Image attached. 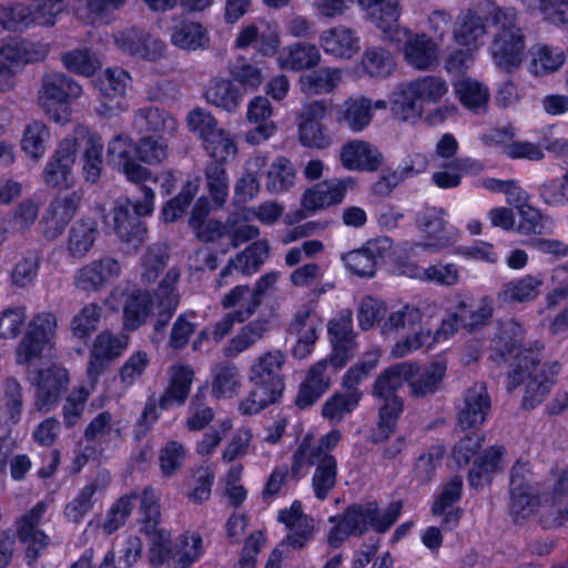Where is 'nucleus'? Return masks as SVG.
<instances>
[{
    "mask_svg": "<svg viewBox=\"0 0 568 568\" xmlns=\"http://www.w3.org/2000/svg\"><path fill=\"white\" fill-rule=\"evenodd\" d=\"M525 326L516 318L498 321L491 357L497 363H509L513 367L507 377L508 390L526 384L523 407L531 409L545 399L560 374L561 365L559 362H551L539 366L544 344L536 341L525 346Z\"/></svg>",
    "mask_w": 568,
    "mask_h": 568,
    "instance_id": "1",
    "label": "nucleus"
},
{
    "mask_svg": "<svg viewBox=\"0 0 568 568\" xmlns=\"http://www.w3.org/2000/svg\"><path fill=\"white\" fill-rule=\"evenodd\" d=\"M341 439L338 429H332L318 440L312 434H306L293 453L291 474L294 478L304 477L310 467H315L312 489L320 500L326 499L336 486L338 467L333 450Z\"/></svg>",
    "mask_w": 568,
    "mask_h": 568,
    "instance_id": "2",
    "label": "nucleus"
},
{
    "mask_svg": "<svg viewBox=\"0 0 568 568\" xmlns=\"http://www.w3.org/2000/svg\"><path fill=\"white\" fill-rule=\"evenodd\" d=\"M180 271L170 268L158 288L150 293L143 290H133L125 296L123 304V325L129 331L142 326L152 315L156 316L155 331H161L171 320L180 303L176 283Z\"/></svg>",
    "mask_w": 568,
    "mask_h": 568,
    "instance_id": "3",
    "label": "nucleus"
},
{
    "mask_svg": "<svg viewBox=\"0 0 568 568\" xmlns=\"http://www.w3.org/2000/svg\"><path fill=\"white\" fill-rule=\"evenodd\" d=\"M551 490L540 497L534 488L519 489V509L514 507V490H510V515L516 523L537 516L545 528H557L568 524V466L551 474Z\"/></svg>",
    "mask_w": 568,
    "mask_h": 568,
    "instance_id": "4",
    "label": "nucleus"
},
{
    "mask_svg": "<svg viewBox=\"0 0 568 568\" xmlns=\"http://www.w3.org/2000/svg\"><path fill=\"white\" fill-rule=\"evenodd\" d=\"M402 504L394 501L385 509H381L374 501L354 504L347 507L343 514L331 516L328 521L333 524L327 541L331 547H339L348 537L361 536L369 529L377 532L387 531L398 519Z\"/></svg>",
    "mask_w": 568,
    "mask_h": 568,
    "instance_id": "5",
    "label": "nucleus"
},
{
    "mask_svg": "<svg viewBox=\"0 0 568 568\" xmlns=\"http://www.w3.org/2000/svg\"><path fill=\"white\" fill-rule=\"evenodd\" d=\"M414 362H402L386 368L375 381L373 395L379 400V420L374 433V440L381 442L393 434L397 419L403 412V400L396 394L405 382L418 372Z\"/></svg>",
    "mask_w": 568,
    "mask_h": 568,
    "instance_id": "6",
    "label": "nucleus"
},
{
    "mask_svg": "<svg viewBox=\"0 0 568 568\" xmlns=\"http://www.w3.org/2000/svg\"><path fill=\"white\" fill-rule=\"evenodd\" d=\"M140 196L131 200L121 196L115 200L110 212L112 227L116 237L125 244L138 248L146 237V227L141 217L151 216L155 207V192L144 182L136 184Z\"/></svg>",
    "mask_w": 568,
    "mask_h": 568,
    "instance_id": "7",
    "label": "nucleus"
},
{
    "mask_svg": "<svg viewBox=\"0 0 568 568\" xmlns=\"http://www.w3.org/2000/svg\"><path fill=\"white\" fill-rule=\"evenodd\" d=\"M447 81L438 75H423L397 87L392 98V113L403 122H415L424 104H436L448 93Z\"/></svg>",
    "mask_w": 568,
    "mask_h": 568,
    "instance_id": "8",
    "label": "nucleus"
},
{
    "mask_svg": "<svg viewBox=\"0 0 568 568\" xmlns=\"http://www.w3.org/2000/svg\"><path fill=\"white\" fill-rule=\"evenodd\" d=\"M491 19L497 28L490 45L494 63L506 72H513L520 67L525 52V38L517 26L516 11L496 8Z\"/></svg>",
    "mask_w": 568,
    "mask_h": 568,
    "instance_id": "9",
    "label": "nucleus"
},
{
    "mask_svg": "<svg viewBox=\"0 0 568 568\" xmlns=\"http://www.w3.org/2000/svg\"><path fill=\"white\" fill-rule=\"evenodd\" d=\"M448 219L447 211L442 207L432 206L419 212L416 224L424 240L403 243L397 254H418L419 251L434 254L454 244L459 232Z\"/></svg>",
    "mask_w": 568,
    "mask_h": 568,
    "instance_id": "10",
    "label": "nucleus"
},
{
    "mask_svg": "<svg viewBox=\"0 0 568 568\" xmlns=\"http://www.w3.org/2000/svg\"><path fill=\"white\" fill-rule=\"evenodd\" d=\"M160 497L152 487L144 488L141 497V531L146 536H152V542L149 548V561L153 567L165 566L166 568H178L174 545L170 541V534L159 528L160 524Z\"/></svg>",
    "mask_w": 568,
    "mask_h": 568,
    "instance_id": "11",
    "label": "nucleus"
},
{
    "mask_svg": "<svg viewBox=\"0 0 568 568\" xmlns=\"http://www.w3.org/2000/svg\"><path fill=\"white\" fill-rule=\"evenodd\" d=\"M81 94L82 87L75 80L63 73L52 72L43 77L38 99L50 120L65 124L71 119V103Z\"/></svg>",
    "mask_w": 568,
    "mask_h": 568,
    "instance_id": "12",
    "label": "nucleus"
},
{
    "mask_svg": "<svg viewBox=\"0 0 568 568\" xmlns=\"http://www.w3.org/2000/svg\"><path fill=\"white\" fill-rule=\"evenodd\" d=\"M49 45L24 39H11L0 45V93L16 88L17 74L29 63L43 60Z\"/></svg>",
    "mask_w": 568,
    "mask_h": 568,
    "instance_id": "13",
    "label": "nucleus"
},
{
    "mask_svg": "<svg viewBox=\"0 0 568 568\" xmlns=\"http://www.w3.org/2000/svg\"><path fill=\"white\" fill-rule=\"evenodd\" d=\"M55 328L57 318L52 313L42 312L33 316L17 347V363L31 366L36 359L44 355L51 357Z\"/></svg>",
    "mask_w": 568,
    "mask_h": 568,
    "instance_id": "14",
    "label": "nucleus"
},
{
    "mask_svg": "<svg viewBox=\"0 0 568 568\" xmlns=\"http://www.w3.org/2000/svg\"><path fill=\"white\" fill-rule=\"evenodd\" d=\"M462 327V316L457 306L444 317L435 332L428 327H419L415 333L399 338L390 349L393 358L406 357L418 349L435 348L438 344L450 339Z\"/></svg>",
    "mask_w": 568,
    "mask_h": 568,
    "instance_id": "15",
    "label": "nucleus"
},
{
    "mask_svg": "<svg viewBox=\"0 0 568 568\" xmlns=\"http://www.w3.org/2000/svg\"><path fill=\"white\" fill-rule=\"evenodd\" d=\"M99 91L97 112L103 116L118 115L126 109L124 98L131 84V75L124 69L114 67L103 70L93 81Z\"/></svg>",
    "mask_w": 568,
    "mask_h": 568,
    "instance_id": "16",
    "label": "nucleus"
},
{
    "mask_svg": "<svg viewBox=\"0 0 568 568\" xmlns=\"http://www.w3.org/2000/svg\"><path fill=\"white\" fill-rule=\"evenodd\" d=\"M418 254H397L396 266L399 275L438 286H455L459 283L462 267L453 262L438 261L424 267L413 258Z\"/></svg>",
    "mask_w": 568,
    "mask_h": 568,
    "instance_id": "17",
    "label": "nucleus"
},
{
    "mask_svg": "<svg viewBox=\"0 0 568 568\" xmlns=\"http://www.w3.org/2000/svg\"><path fill=\"white\" fill-rule=\"evenodd\" d=\"M75 142L70 134L65 135L49 156L43 171V183L54 190H68L75 183Z\"/></svg>",
    "mask_w": 568,
    "mask_h": 568,
    "instance_id": "18",
    "label": "nucleus"
},
{
    "mask_svg": "<svg viewBox=\"0 0 568 568\" xmlns=\"http://www.w3.org/2000/svg\"><path fill=\"white\" fill-rule=\"evenodd\" d=\"M113 40L116 48L123 53L148 62H156L166 54V43L142 29L120 30L113 34Z\"/></svg>",
    "mask_w": 568,
    "mask_h": 568,
    "instance_id": "19",
    "label": "nucleus"
},
{
    "mask_svg": "<svg viewBox=\"0 0 568 568\" xmlns=\"http://www.w3.org/2000/svg\"><path fill=\"white\" fill-rule=\"evenodd\" d=\"M121 273V263L114 257L104 256L77 268L73 274V284L81 292L95 293L111 285Z\"/></svg>",
    "mask_w": 568,
    "mask_h": 568,
    "instance_id": "20",
    "label": "nucleus"
},
{
    "mask_svg": "<svg viewBox=\"0 0 568 568\" xmlns=\"http://www.w3.org/2000/svg\"><path fill=\"white\" fill-rule=\"evenodd\" d=\"M327 112L323 100H314L302 105L297 114V131L300 142L307 148L325 149L332 143L329 134L321 123Z\"/></svg>",
    "mask_w": 568,
    "mask_h": 568,
    "instance_id": "21",
    "label": "nucleus"
},
{
    "mask_svg": "<svg viewBox=\"0 0 568 568\" xmlns=\"http://www.w3.org/2000/svg\"><path fill=\"white\" fill-rule=\"evenodd\" d=\"M70 134L75 142V154L81 143L84 144L81 153V173L85 182L95 184L99 182L103 169L104 144L102 138L92 132L88 126L78 124Z\"/></svg>",
    "mask_w": 568,
    "mask_h": 568,
    "instance_id": "22",
    "label": "nucleus"
},
{
    "mask_svg": "<svg viewBox=\"0 0 568 568\" xmlns=\"http://www.w3.org/2000/svg\"><path fill=\"white\" fill-rule=\"evenodd\" d=\"M69 384L68 371L58 365L40 369L32 378L36 387L34 408L40 413H49L58 405L62 393Z\"/></svg>",
    "mask_w": 568,
    "mask_h": 568,
    "instance_id": "23",
    "label": "nucleus"
},
{
    "mask_svg": "<svg viewBox=\"0 0 568 568\" xmlns=\"http://www.w3.org/2000/svg\"><path fill=\"white\" fill-rule=\"evenodd\" d=\"M133 151H135V145L131 138L124 134L114 136L108 144L110 164L133 184L152 180L151 170L134 160Z\"/></svg>",
    "mask_w": 568,
    "mask_h": 568,
    "instance_id": "24",
    "label": "nucleus"
},
{
    "mask_svg": "<svg viewBox=\"0 0 568 568\" xmlns=\"http://www.w3.org/2000/svg\"><path fill=\"white\" fill-rule=\"evenodd\" d=\"M405 39L402 52L408 65L425 71L438 64L439 45L424 32L414 33L409 28H403L400 41Z\"/></svg>",
    "mask_w": 568,
    "mask_h": 568,
    "instance_id": "25",
    "label": "nucleus"
},
{
    "mask_svg": "<svg viewBox=\"0 0 568 568\" xmlns=\"http://www.w3.org/2000/svg\"><path fill=\"white\" fill-rule=\"evenodd\" d=\"M285 356L281 351H271L258 356L248 372L250 382L257 388L282 397L284 381L282 369Z\"/></svg>",
    "mask_w": 568,
    "mask_h": 568,
    "instance_id": "26",
    "label": "nucleus"
},
{
    "mask_svg": "<svg viewBox=\"0 0 568 568\" xmlns=\"http://www.w3.org/2000/svg\"><path fill=\"white\" fill-rule=\"evenodd\" d=\"M328 335L333 344L329 363L335 368H342L354 356L356 351L353 316L349 310L341 311L329 321Z\"/></svg>",
    "mask_w": 568,
    "mask_h": 568,
    "instance_id": "27",
    "label": "nucleus"
},
{
    "mask_svg": "<svg viewBox=\"0 0 568 568\" xmlns=\"http://www.w3.org/2000/svg\"><path fill=\"white\" fill-rule=\"evenodd\" d=\"M45 511L47 504L40 501L17 521V536L27 547L26 556L29 565L36 562L41 551L49 545V537L38 529Z\"/></svg>",
    "mask_w": 568,
    "mask_h": 568,
    "instance_id": "28",
    "label": "nucleus"
},
{
    "mask_svg": "<svg viewBox=\"0 0 568 568\" xmlns=\"http://www.w3.org/2000/svg\"><path fill=\"white\" fill-rule=\"evenodd\" d=\"M322 325L323 321L315 312L313 303L303 305L296 312L290 324L291 333L297 335V341L292 349L296 358H305L312 353Z\"/></svg>",
    "mask_w": 568,
    "mask_h": 568,
    "instance_id": "29",
    "label": "nucleus"
},
{
    "mask_svg": "<svg viewBox=\"0 0 568 568\" xmlns=\"http://www.w3.org/2000/svg\"><path fill=\"white\" fill-rule=\"evenodd\" d=\"M81 196L77 192L53 199L43 214L40 226L43 236L53 241L64 231L78 211Z\"/></svg>",
    "mask_w": 568,
    "mask_h": 568,
    "instance_id": "30",
    "label": "nucleus"
},
{
    "mask_svg": "<svg viewBox=\"0 0 568 568\" xmlns=\"http://www.w3.org/2000/svg\"><path fill=\"white\" fill-rule=\"evenodd\" d=\"M387 103L384 100L372 101L363 95L351 97L337 109L336 121L352 132H362L373 119L374 110H385Z\"/></svg>",
    "mask_w": 568,
    "mask_h": 568,
    "instance_id": "31",
    "label": "nucleus"
},
{
    "mask_svg": "<svg viewBox=\"0 0 568 568\" xmlns=\"http://www.w3.org/2000/svg\"><path fill=\"white\" fill-rule=\"evenodd\" d=\"M270 254V245L266 240H258L248 245L244 251L230 258L221 270L216 280V286L223 287L230 284V277L237 271L243 275H251L257 272Z\"/></svg>",
    "mask_w": 568,
    "mask_h": 568,
    "instance_id": "32",
    "label": "nucleus"
},
{
    "mask_svg": "<svg viewBox=\"0 0 568 568\" xmlns=\"http://www.w3.org/2000/svg\"><path fill=\"white\" fill-rule=\"evenodd\" d=\"M365 19L371 22L383 37L393 43H400L399 24L402 4L399 0H378L363 10Z\"/></svg>",
    "mask_w": 568,
    "mask_h": 568,
    "instance_id": "33",
    "label": "nucleus"
},
{
    "mask_svg": "<svg viewBox=\"0 0 568 568\" xmlns=\"http://www.w3.org/2000/svg\"><path fill=\"white\" fill-rule=\"evenodd\" d=\"M491 402L484 384L469 387L458 409V425L462 429H477L488 418Z\"/></svg>",
    "mask_w": 568,
    "mask_h": 568,
    "instance_id": "34",
    "label": "nucleus"
},
{
    "mask_svg": "<svg viewBox=\"0 0 568 568\" xmlns=\"http://www.w3.org/2000/svg\"><path fill=\"white\" fill-rule=\"evenodd\" d=\"M390 241L387 237L374 239L361 247L342 255L345 267L353 274L371 277L375 274L376 265L389 250Z\"/></svg>",
    "mask_w": 568,
    "mask_h": 568,
    "instance_id": "35",
    "label": "nucleus"
},
{
    "mask_svg": "<svg viewBox=\"0 0 568 568\" xmlns=\"http://www.w3.org/2000/svg\"><path fill=\"white\" fill-rule=\"evenodd\" d=\"M352 179L325 180L307 189L302 197V205L307 212L323 210L343 201Z\"/></svg>",
    "mask_w": 568,
    "mask_h": 568,
    "instance_id": "36",
    "label": "nucleus"
},
{
    "mask_svg": "<svg viewBox=\"0 0 568 568\" xmlns=\"http://www.w3.org/2000/svg\"><path fill=\"white\" fill-rule=\"evenodd\" d=\"M128 346V337L110 332L100 333L92 346L88 375L94 381L105 369L108 364L120 356Z\"/></svg>",
    "mask_w": 568,
    "mask_h": 568,
    "instance_id": "37",
    "label": "nucleus"
},
{
    "mask_svg": "<svg viewBox=\"0 0 568 568\" xmlns=\"http://www.w3.org/2000/svg\"><path fill=\"white\" fill-rule=\"evenodd\" d=\"M320 45L326 54L335 59L349 60L359 52L361 38L354 29L337 26L321 33Z\"/></svg>",
    "mask_w": 568,
    "mask_h": 568,
    "instance_id": "38",
    "label": "nucleus"
},
{
    "mask_svg": "<svg viewBox=\"0 0 568 568\" xmlns=\"http://www.w3.org/2000/svg\"><path fill=\"white\" fill-rule=\"evenodd\" d=\"M322 60L320 49L308 42H295L281 48L276 55L277 67L286 71H304L316 68Z\"/></svg>",
    "mask_w": 568,
    "mask_h": 568,
    "instance_id": "39",
    "label": "nucleus"
},
{
    "mask_svg": "<svg viewBox=\"0 0 568 568\" xmlns=\"http://www.w3.org/2000/svg\"><path fill=\"white\" fill-rule=\"evenodd\" d=\"M455 42L469 50H478L487 40V29L484 19L475 11L467 10L456 20L453 28Z\"/></svg>",
    "mask_w": 568,
    "mask_h": 568,
    "instance_id": "40",
    "label": "nucleus"
},
{
    "mask_svg": "<svg viewBox=\"0 0 568 568\" xmlns=\"http://www.w3.org/2000/svg\"><path fill=\"white\" fill-rule=\"evenodd\" d=\"M277 518L290 529L286 542L293 548H303L312 539L313 519L303 514L298 500L293 501L290 508L282 509Z\"/></svg>",
    "mask_w": 568,
    "mask_h": 568,
    "instance_id": "41",
    "label": "nucleus"
},
{
    "mask_svg": "<svg viewBox=\"0 0 568 568\" xmlns=\"http://www.w3.org/2000/svg\"><path fill=\"white\" fill-rule=\"evenodd\" d=\"M341 163L351 171H375L381 163V153L373 144L353 140L341 149Z\"/></svg>",
    "mask_w": 568,
    "mask_h": 568,
    "instance_id": "42",
    "label": "nucleus"
},
{
    "mask_svg": "<svg viewBox=\"0 0 568 568\" xmlns=\"http://www.w3.org/2000/svg\"><path fill=\"white\" fill-rule=\"evenodd\" d=\"M111 481L109 473H99L91 481L85 484L77 496L68 503L64 509L65 517L73 523H79L93 508V496L103 494Z\"/></svg>",
    "mask_w": 568,
    "mask_h": 568,
    "instance_id": "43",
    "label": "nucleus"
},
{
    "mask_svg": "<svg viewBox=\"0 0 568 568\" xmlns=\"http://www.w3.org/2000/svg\"><path fill=\"white\" fill-rule=\"evenodd\" d=\"M424 314L422 310L413 304H404L397 310H393L385 317L381 326V334L386 337H394L399 333H415L422 326Z\"/></svg>",
    "mask_w": 568,
    "mask_h": 568,
    "instance_id": "44",
    "label": "nucleus"
},
{
    "mask_svg": "<svg viewBox=\"0 0 568 568\" xmlns=\"http://www.w3.org/2000/svg\"><path fill=\"white\" fill-rule=\"evenodd\" d=\"M194 371L187 364H174L171 367L169 386L160 397L161 409H169L182 405L189 396L193 382Z\"/></svg>",
    "mask_w": 568,
    "mask_h": 568,
    "instance_id": "45",
    "label": "nucleus"
},
{
    "mask_svg": "<svg viewBox=\"0 0 568 568\" xmlns=\"http://www.w3.org/2000/svg\"><path fill=\"white\" fill-rule=\"evenodd\" d=\"M260 305L261 298L248 285H236L221 298V306L224 310H231L229 313L237 318V323L250 320Z\"/></svg>",
    "mask_w": 568,
    "mask_h": 568,
    "instance_id": "46",
    "label": "nucleus"
},
{
    "mask_svg": "<svg viewBox=\"0 0 568 568\" xmlns=\"http://www.w3.org/2000/svg\"><path fill=\"white\" fill-rule=\"evenodd\" d=\"M328 362L320 361L310 368L295 400L300 408L312 406L329 387L331 377L326 373Z\"/></svg>",
    "mask_w": 568,
    "mask_h": 568,
    "instance_id": "47",
    "label": "nucleus"
},
{
    "mask_svg": "<svg viewBox=\"0 0 568 568\" xmlns=\"http://www.w3.org/2000/svg\"><path fill=\"white\" fill-rule=\"evenodd\" d=\"M342 77V69L324 67L302 74L298 85L307 97L328 94L339 85Z\"/></svg>",
    "mask_w": 568,
    "mask_h": 568,
    "instance_id": "48",
    "label": "nucleus"
},
{
    "mask_svg": "<svg viewBox=\"0 0 568 568\" xmlns=\"http://www.w3.org/2000/svg\"><path fill=\"white\" fill-rule=\"evenodd\" d=\"M170 40L174 47L182 50H196L209 43V36L201 23L174 17Z\"/></svg>",
    "mask_w": 568,
    "mask_h": 568,
    "instance_id": "49",
    "label": "nucleus"
},
{
    "mask_svg": "<svg viewBox=\"0 0 568 568\" xmlns=\"http://www.w3.org/2000/svg\"><path fill=\"white\" fill-rule=\"evenodd\" d=\"M204 98L207 103L233 113L240 108L243 94L232 80L214 78L206 85Z\"/></svg>",
    "mask_w": 568,
    "mask_h": 568,
    "instance_id": "50",
    "label": "nucleus"
},
{
    "mask_svg": "<svg viewBox=\"0 0 568 568\" xmlns=\"http://www.w3.org/2000/svg\"><path fill=\"white\" fill-rule=\"evenodd\" d=\"M42 256L37 248H30L21 252L9 273V280L12 286L17 288H27L36 284Z\"/></svg>",
    "mask_w": 568,
    "mask_h": 568,
    "instance_id": "51",
    "label": "nucleus"
},
{
    "mask_svg": "<svg viewBox=\"0 0 568 568\" xmlns=\"http://www.w3.org/2000/svg\"><path fill=\"white\" fill-rule=\"evenodd\" d=\"M455 94L460 104L474 113L486 111L490 93L483 82L464 77L453 83Z\"/></svg>",
    "mask_w": 568,
    "mask_h": 568,
    "instance_id": "52",
    "label": "nucleus"
},
{
    "mask_svg": "<svg viewBox=\"0 0 568 568\" xmlns=\"http://www.w3.org/2000/svg\"><path fill=\"white\" fill-rule=\"evenodd\" d=\"M50 139L49 126L42 121L32 120L22 130L20 149L28 159L38 162L45 154Z\"/></svg>",
    "mask_w": 568,
    "mask_h": 568,
    "instance_id": "53",
    "label": "nucleus"
},
{
    "mask_svg": "<svg viewBox=\"0 0 568 568\" xmlns=\"http://www.w3.org/2000/svg\"><path fill=\"white\" fill-rule=\"evenodd\" d=\"M134 124L140 132H153L162 136L173 134L176 130V121L169 111L154 105L139 109Z\"/></svg>",
    "mask_w": 568,
    "mask_h": 568,
    "instance_id": "54",
    "label": "nucleus"
},
{
    "mask_svg": "<svg viewBox=\"0 0 568 568\" xmlns=\"http://www.w3.org/2000/svg\"><path fill=\"white\" fill-rule=\"evenodd\" d=\"M99 230L92 219H80L70 229L67 250L73 258H83L94 245Z\"/></svg>",
    "mask_w": 568,
    "mask_h": 568,
    "instance_id": "55",
    "label": "nucleus"
},
{
    "mask_svg": "<svg viewBox=\"0 0 568 568\" xmlns=\"http://www.w3.org/2000/svg\"><path fill=\"white\" fill-rule=\"evenodd\" d=\"M544 280L541 275H524L505 283L498 292V298L508 303L531 302L540 293Z\"/></svg>",
    "mask_w": 568,
    "mask_h": 568,
    "instance_id": "56",
    "label": "nucleus"
},
{
    "mask_svg": "<svg viewBox=\"0 0 568 568\" xmlns=\"http://www.w3.org/2000/svg\"><path fill=\"white\" fill-rule=\"evenodd\" d=\"M268 331V320L258 317L248 322L224 346L225 357L233 358L256 344Z\"/></svg>",
    "mask_w": 568,
    "mask_h": 568,
    "instance_id": "57",
    "label": "nucleus"
},
{
    "mask_svg": "<svg viewBox=\"0 0 568 568\" xmlns=\"http://www.w3.org/2000/svg\"><path fill=\"white\" fill-rule=\"evenodd\" d=\"M212 396L221 398H232L236 396L242 387V375L234 364H216L211 369Z\"/></svg>",
    "mask_w": 568,
    "mask_h": 568,
    "instance_id": "58",
    "label": "nucleus"
},
{
    "mask_svg": "<svg viewBox=\"0 0 568 568\" xmlns=\"http://www.w3.org/2000/svg\"><path fill=\"white\" fill-rule=\"evenodd\" d=\"M529 54V72L537 77L556 72L566 61V55L561 48L548 44L538 43L531 47Z\"/></svg>",
    "mask_w": 568,
    "mask_h": 568,
    "instance_id": "59",
    "label": "nucleus"
},
{
    "mask_svg": "<svg viewBox=\"0 0 568 568\" xmlns=\"http://www.w3.org/2000/svg\"><path fill=\"white\" fill-rule=\"evenodd\" d=\"M504 455L505 448L503 446H491L488 448L469 470V485L476 489L488 485L491 480V474L501 467Z\"/></svg>",
    "mask_w": 568,
    "mask_h": 568,
    "instance_id": "60",
    "label": "nucleus"
},
{
    "mask_svg": "<svg viewBox=\"0 0 568 568\" xmlns=\"http://www.w3.org/2000/svg\"><path fill=\"white\" fill-rule=\"evenodd\" d=\"M457 311L462 316V327L474 331L486 326L493 318L495 313L494 301L489 296H484L473 306L466 301H458Z\"/></svg>",
    "mask_w": 568,
    "mask_h": 568,
    "instance_id": "61",
    "label": "nucleus"
},
{
    "mask_svg": "<svg viewBox=\"0 0 568 568\" xmlns=\"http://www.w3.org/2000/svg\"><path fill=\"white\" fill-rule=\"evenodd\" d=\"M361 67L368 77L384 79L394 72L396 62L388 50L373 45L367 47L363 52Z\"/></svg>",
    "mask_w": 568,
    "mask_h": 568,
    "instance_id": "62",
    "label": "nucleus"
},
{
    "mask_svg": "<svg viewBox=\"0 0 568 568\" xmlns=\"http://www.w3.org/2000/svg\"><path fill=\"white\" fill-rule=\"evenodd\" d=\"M362 396V392H336L323 404L322 416L332 423H339L357 408Z\"/></svg>",
    "mask_w": 568,
    "mask_h": 568,
    "instance_id": "63",
    "label": "nucleus"
},
{
    "mask_svg": "<svg viewBox=\"0 0 568 568\" xmlns=\"http://www.w3.org/2000/svg\"><path fill=\"white\" fill-rule=\"evenodd\" d=\"M202 146L206 154L216 162L215 164L227 163L235 159L239 151L234 135L222 128L207 138Z\"/></svg>",
    "mask_w": 568,
    "mask_h": 568,
    "instance_id": "64",
    "label": "nucleus"
}]
</instances>
